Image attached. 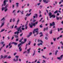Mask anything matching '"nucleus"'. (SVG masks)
<instances>
[{
  "label": "nucleus",
  "mask_w": 63,
  "mask_h": 63,
  "mask_svg": "<svg viewBox=\"0 0 63 63\" xmlns=\"http://www.w3.org/2000/svg\"><path fill=\"white\" fill-rule=\"evenodd\" d=\"M5 29H4L1 30V31L0 32H2L3 31H5Z\"/></svg>",
  "instance_id": "nucleus-20"
},
{
  "label": "nucleus",
  "mask_w": 63,
  "mask_h": 63,
  "mask_svg": "<svg viewBox=\"0 0 63 63\" xmlns=\"http://www.w3.org/2000/svg\"><path fill=\"white\" fill-rule=\"evenodd\" d=\"M21 26H20L19 27L17 28L16 29L17 31L15 32L14 34H17V35H18L19 33H22V30H21Z\"/></svg>",
  "instance_id": "nucleus-1"
},
{
  "label": "nucleus",
  "mask_w": 63,
  "mask_h": 63,
  "mask_svg": "<svg viewBox=\"0 0 63 63\" xmlns=\"http://www.w3.org/2000/svg\"><path fill=\"white\" fill-rule=\"evenodd\" d=\"M17 53H14V55H16V54Z\"/></svg>",
  "instance_id": "nucleus-63"
},
{
  "label": "nucleus",
  "mask_w": 63,
  "mask_h": 63,
  "mask_svg": "<svg viewBox=\"0 0 63 63\" xmlns=\"http://www.w3.org/2000/svg\"><path fill=\"white\" fill-rule=\"evenodd\" d=\"M4 56H3L2 55H1V57L0 58V59H2L3 58L4 59Z\"/></svg>",
  "instance_id": "nucleus-23"
},
{
  "label": "nucleus",
  "mask_w": 63,
  "mask_h": 63,
  "mask_svg": "<svg viewBox=\"0 0 63 63\" xmlns=\"http://www.w3.org/2000/svg\"><path fill=\"white\" fill-rule=\"evenodd\" d=\"M60 30H63V29L62 28H60L59 29Z\"/></svg>",
  "instance_id": "nucleus-43"
},
{
  "label": "nucleus",
  "mask_w": 63,
  "mask_h": 63,
  "mask_svg": "<svg viewBox=\"0 0 63 63\" xmlns=\"http://www.w3.org/2000/svg\"><path fill=\"white\" fill-rule=\"evenodd\" d=\"M58 49H60V47H58Z\"/></svg>",
  "instance_id": "nucleus-52"
},
{
  "label": "nucleus",
  "mask_w": 63,
  "mask_h": 63,
  "mask_svg": "<svg viewBox=\"0 0 63 63\" xmlns=\"http://www.w3.org/2000/svg\"><path fill=\"white\" fill-rule=\"evenodd\" d=\"M52 25H53V26H54V25H55V23L54 22H53L52 23Z\"/></svg>",
  "instance_id": "nucleus-24"
},
{
  "label": "nucleus",
  "mask_w": 63,
  "mask_h": 63,
  "mask_svg": "<svg viewBox=\"0 0 63 63\" xmlns=\"http://www.w3.org/2000/svg\"><path fill=\"white\" fill-rule=\"evenodd\" d=\"M22 41V40H19V42L20 43H21V42Z\"/></svg>",
  "instance_id": "nucleus-61"
},
{
  "label": "nucleus",
  "mask_w": 63,
  "mask_h": 63,
  "mask_svg": "<svg viewBox=\"0 0 63 63\" xmlns=\"http://www.w3.org/2000/svg\"><path fill=\"white\" fill-rule=\"evenodd\" d=\"M43 62L42 63H46V61H45V60H43Z\"/></svg>",
  "instance_id": "nucleus-37"
},
{
  "label": "nucleus",
  "mask_w": 63,
  "mask_h": 63,
  "mask_svg": "<svg viewBox=\"0 0 63 63\" xmlns=\"http://www.w3.org/2000/svg\"><path fill=\"white\" fill-rule=\"evenodd\" d=\"M26 52H27V51H25L23 53V54H24V53H26Z\"/></svg>",
  "instance_id": "nucleus-47"
},
{
  "label": "nucleus",
  "mask_w": 63,
  "mask_h": 63,
  "mask_svg": "<svg viewBox=\"0 0 63 63\" xmlns=\"http://www.w3.org/2000/svg\"><path fill=\"white\" fill-rule=\"evenodd\" d=\"M23 39H24V40H27V39H26V38H25L24 39V38L22 37V39H21V40H23Z\"/></svg>",
  "instance_id": "nucleus-33"
},
{
  "label": "nucleus",
  "mask_w": 63,
  "mask_h": 63,
  "mask_svg": "<svg viewBox=\"0 0 63 63\" xmlns=\"http://www.w3.org/2000/svg\"><path fill=\"white\" fill-rule=\"evenodd\" d=\"M19 19H18V20L17 21V22L16 23V25H17L18 24V23L19 22Z\"/></svg>",
  "instance_id": "nucleus-16"
},
{
  "label": "nucleus",
  "mask_w": 63,
  "mask_h": 63,
  "mask_svg": "<svg viewBox=\"0 0 63 63\" xmlns=\"http://www.w3.org/2000/svg\"><path fill=\"white\" fill-rule=\"evenodd\" d=\"M35 52H36V51H34L33 53V54L32 55V56H34V55H35Z\"/></svg>",
  "instance_id": "nucleus-28"
},
{
  "label": "nucleus",
  "mask_w": 63,
  "mask_h": 63,
  "mask_svg": "<svg viewBox=\"0 0 63 63\" xmlns=\"http://www.w3.org/2000/svg\"><path fill=\"white\" fill-rule=\"evenodd\" d=\"M8 2V0H5L3 1V5L4 6H5L6 5V2Z\"/></svg>",
  "instance_id": "nucleus-9"
},
{
  "label": "nucleus",
  "mask_w": 63,
  "mask_h": 63,
  "mask_svg": "<svg viewBox=\"0 0 63 63\" xmlns=\"http://www.w3.org/2000/svg\"><path fill=\"white\" fill-rule=\"evenodd\" d=\"M43 36V34H42L40 35V37H42Z\"/></svg>",
  "instance_id": "nucleus-60"
},
{
  "label": "nucleus",
  "mask_w": 63,
  "mask_h": 63,
  "mask_svg": "<svg viewBox=\"0 0 63 63\" xmlns=\"http://www.w3.org/2000/svg\"><path fill=\"white\" fill-rule=\"evenodd\" d=\"M7 56H8V55H5L4 56V58H3V59H5V58H6V57H7Z\"/></svg>",
  "instance_id": "nucleus-29"
},
{
  "label": "nucleus",
  "mask_w": 63,
  "mask_h": 63,
  "mask_svg": "<svg viewBox=\"0 0 63 63\" xmlns=\"http://www.w3.org/2000/svg\"><path fill=\"white\" fill-rule=\"evenodd\" d=\"M9 6V4H7L4 7H2V11H3L4 10V9H6L7 8V7Z\"/></svg>",
  "instance_id": "nucleus-6"
},
{
  "label": "nucleus",
  "mask_w": 63,
  "mask_h": 63,
  "mask_svg": "<svg viewBox=\"0 0 63 63\" xmlns=\"http://www.w3.org/2000/svg\"><path fill=\"white\" fill-rule=\"evenodd\" d=\"M52 17H53L54 18H55V16L54 15H52L50 17V18H51Z\"/></svg>",
  "instance_id": "nucleus-12"
},
{
  "label": "nucleus",
  "mask_w": 63,
  "mask_h": 63,
  "mask_svg": "<svg viewBox=\"0 0 63 63\" xmlns=\"http://www.w3.org/2000/svg\"><path fill=\"white\" fill-rule=\"evenodd\" d=\"M16 7H18L19 6V3H16Z\"/></svg>",
  "instance_id": "nucleus-15"
},
{
  "label": "nucleus",
  "mask_w": 63,
  "mask_h": 63,
  "mask_svg": "<svg viewBox=\"0 0 63 63\" xmlns=\"http://www.w3.org/2000/svg\"><path fill=\"white\" fill-rule=\"evenodd\" d=\"M15 57L17 58L16 60L15 59H14L13 60L15 61V62H16V61H17L18 60V58H18V57H19V56H15Z\"/></svg>",
  "instance_id": "nucleus-7"
},
{
  "label": "nucleus",
  "mask_w": 63,
  "mask_h": 63,
  "mask_svg": "<svg viewBox=\"0 0 63 63\" xmlns=\"http://www.w3.org/2000/svg\"><path fill=\"white\" fill-rule=\"evenodd\" d=\"M52 15V14L51 12H50L49 14V16H51L52 15Z\"/></svg>",
  "instance_id": "nucleus-35"
},
{
  "label": "nucleus",
  "mask_w": 63,
  "mask_h": 63,
  "mask_svg": "<svg viewBox=\"0 0 63 63\" xmlns=\"http://www.w3.org/2000/svg\"><path fill=\"white\" fill-rule=\"evenodd\" d=\"M2 47H1V48H0V51H1V50H2Z\"/></svg>",
  "instance_id": "nucleus-53"
},
{
  "label": "nucleus",
  "mask_w": 63,
  "mask_h": 63,
  "mask_svg": "<svg viewBox=\"0 0 63 63\" xmlns=\"http://www.w3.org/2000/svg\"><path fill=\"white\" fill-rule=\"evenodd\" d=\"M28 16V13H27V14L26 15V16Z\"/></svg>",
  "instance_id": "nucleus-55"
},
{
  "label": "nucleus",
  "mask_w": 63,
  "mask_h": 63,
  "mask_svg": "<svg viewBox=\"0 0 63 63\" xmlns=\"http://www.w3.org/2000/svg\"><path fill=\"white\" fill-rule=\"evenodd\" d=\"M13 22H15V19H13Z\"/></svg>",
  "instance_id": "nucleus-38"
},
{
  "label": "nucleus",
  "mask_w": 63,
  "mask_h": 63,
  "mask_svg": "<svg viewBox=\"0 0 63 63\" xmlns=\"http://www.w3.org/2000/svg\"><path fill=\"white\" fill-rule=\"evenodd\" d=\"M58 52V50H57L55 51V55H57V54Z\"/></svg>",
  "instance_id": "nucleus-19"
},
{
  "label": "nucleus",
  "mask_w": 63,
  "mask_h": 63,
  "mask_svg": "<svg viewBox=\"0 0 63 63\" xmlns=\"http://www.w3.org/2000/svg\"><path fill=\"white\" fill-rule=\"evenodd\" d=\"M56 19L57 20H59V17L57 16H56Z\"/></svg>",
  "instance_id": "nucleus-30"
},
{
  "label": "nucleus",
  "mask_w": 63,
  "mask_h": 63,
  "mask_svg": "<svg viewBox=\"0 0 63 63\" xmlns=\"http://www.w3.org/2000/svg\"><path fill=\"white\" fill-rule=\"evenodd\" d=\"M27 41V40H24V42H22L20 44H19L18 45V47H20V46H21L22 45H23V44H24L26 42V41Z\"/></svg>",
  "instance_id": "nucleus-3"
},
{
  "label": "nucleus",
  "mask_w": 63,
  "mask_h": 63,
  "mask_svg": "<svg viewBox=\"0 0 63 63\" xmlns=\"http://www.w3.org/2000/svg\"><path fill=\"white\" fill-rule=\"evenodd\" d=\"M43 2L44 3H46V4H47V3H48V2H50V0H43Z\"/></svg>",
  "instance_id": "nucleus-8"
},
{
  "label": "nucleus",
  "mask_w": 63,
  "mask_h": 63,
  "mask_svg": "<svg viewBox=\"0 0 63 63\" xmlns=\"http://www.w3.org/2000/svg\"><path fill=\"white\" fill-rule=\"evenodd\" d=\"M30 48L29 49L27 50V51H30Z\"/></svg>",
  "instance_id": "nucleus-41"
},
{
  "label": "nucleus",
  "mask_w": 63,
  "mask_h": 63,
  "mask_svg": "<svg viewBox=\"0 0 63 63\" xmlns=\"http://www.w3.org/2000/svg\"><path fill=\"white\" fill-rule=\"evenodd\" d=\"M30 36H31L30 35H28L27 36V38H29V37H30Z\"/></svg>",
  "instance_id": "nucleus-48"
},
{
  "label": "nucleus",
  "mask_w": 63,
  "mask_h": 63,
  "mask_svg": "<svg viewBox=\"0 0 63 63\" xmlns=\"http://www.w3.org/2000/svg\"><path fill=\"white\" fill-rule=\"evenodd\" d=\"M38 42H41L40 43H39L38 44V46H40V45H43V42L41 40H37Z\"/></svg>",
  "instance_id": "nucleus-5"
},
{
  "label": "nucleus",
  "mask_w": 63,
  "mask_h": 63,
  "mask_svg": "<svg viewBox=\"0 0 63 63\" xmlns=\"http://www.w3.org/2000/svg\"><path fill=\"white\" fill-rule=\"evenodd\" d=\"M9 47V46L7 45L6 47V48H8V47Z\"/></svg>",
  "instance_id": "nucleus-54"
},
{
  "label": "nucleus",
  "mask_w": 63,
  "mask_h": 63,
  "mask_svg": "<svg viewBox=\"0 0 63 63\" xmlns=\"http://www.w3.org/2000/svg\"><path fill=\"white\" fill-rule=\"evenodd\" d=\"M58 13V11L56 10L54 12V14H56V13Z\"/></svg>",
  "instance_id": "nucleus-27"
},
{
  "label": "nucleus",
  "mask_w": 63,
  "mask_h": 63,
  "mask_svg": "<svg viewBox=\"0 0 63 63\" xmlns=\"http://www.w3.org/2000/svg\"><path fill=\"white\" fill-rule=\"evenodd\" d=\"M4 9V11L5 12H7V11H8V8H7L5 9Z\"/></svg>",
  "instance_id": "nucleus-22"
},
{
  "label": "nucleus",
  "mask_w": 63,
  "mask_h": 63,
  "mask_svg": "<svg viewBox=\"0 0 63 63\" xmlns=\"http://www.w3.org/2000/svg\"><path fill=\"white\" fill-rule=\"evenodd\" d=\"M24 28H22V30H24Z\"/></svg>",
  "instance_id": "nucleus-64"
},
{
  "label": "nucleus",
  "mask_w": 63,
  "mask_h": 63,
  "mask_svg": "<svg viewBox=\"0 0 63 63\" xmlns=\"http://www.w3.org/2000/svg\"><path fill=\"white\" fill-rule=\"evenodd\" d=\"M27 28H28V26L26 27L25 29H27Z\"/></svg>",
  "instance_id": "nucleus-51"
},
{
  "label": "nucleus",
  "mask_w": 63,
  "mask_h": 63,
  "mask_svg": "<svg viewBox=\"0 0 63 63\" xmlns=\"http://www.w3.org/2000/svg\"><path fill=\"white\" fill-rule=\"evenodd\" d=\"M59 18L60 19H62V17H61V16H60L59 17Z\"/></svg>",
  "instance_id": "nucleus-57"
},
{
  "label": "nucleus",
  "mask_w": 63,
  "mask_h": 63,
  "mask_svg": "<svg viewBox=\"0 0 63 63\" xmlns=\"http://www.w3.org/2000/svg\"><path fill=\"white\" fill-rule=\"evenodd\" d=\"M46 30H48V27H47L46 29V28H44L43 30V31H45Z\"/></svg>",
  "instance_id": "nucleus-11"
},
{
  "label": "nucleus",
  "mask_w": 63,
  "mask_h": 63,
  "mask_svg": "<svg viewBox=\"0 0 63 63\" xmlns=\"http://www.w3.org/2000/svg\"><path fill=\"white\" fill-rule=\"evenodd\" d=\"M42 6H41V5L39 7V8H40V9H42Z\"/></svg>",
  "instance_id": "nucleus-44"
},
{
  "label": "nucleus",
  "mask_w": 63,
  "mask_h": 63,
  "mask_svg": "<svg viewBox=\"0 0 63 63\" xmlns=\"http://www.w3.org/2000/svg\"><path fill=\"white\" fill-rule=\"evenodd\" d=\"M5 20V17H3V18L1 20V21H2V20Z\"/></svg>",
  "instance_id": "nucleus-25"
},
{
  "label": "nucleus",
  "mask_w": 63,
  "mask_h": 63,
  "mask_svg": "<svg viewBox=\"0 0 63 63\" xmlns=\"http://www.w3.org/2000/svg\"><path fill=\"white\" fill-rule=\"evenodd\" d=\"M12 44H14L15 45H17V43H16V42H13Z\"/></svg>",
  "instance_id": "nucleus-14"
},
{
  "label": "nucleus",
  "mask_w": 63,
  "mask_h": 63,
  "mask_svg": "<svg viewBox=\"0 0 63 63\" xmlns=\"http://www.w3.org/2000/svg\"><path fill=\"white\" fill-rule=\"evenodd\" d=\"M32 34V32H31L29 33V35H30L31 36V35Z\"/></svg>",
  "instance_id": "nucleus-32"
},
{
  "label": "nucleus",
  "mask_w": 63,
  "mask_h": 63,
  "mask_svg": "<svg viewBox=\"0 0 63 63\" xmlns=\"http://www.w3.org/2000/svg\"><path fill=\"white\" fill-rule=\"evenodd\" d=\"M3 44H4V42H1L0 43V44H2V45H3Z\"/></svg>",
  "instance_id": "nucleus-49"
},
{
  "label": "nucleus",
  "mask_w": 63,
  "mask_h": 63,
  "mask_svg": "<svg viewBox=\"0 0 63 63\" xmlns=\"http://www.w3.org/2000/svg\"><path fill=\"white\" fill-rule=\"evenodd\" d=\"M34 16H35L36 18H37V17H38V14H34Z\"/></svg>",
  "instance_id": "nucleus-18"
},
{
  "label": "nucleus",
  "mask_w": 63,
  "mask_h": 63,
  "mask_svg": "<svg viewBox=\"0 0 63 63\" xmlns=\"http://www.w3.org/2000/svg\"><path fill=\"white\" fill-rule=\"evenodd\" d=\"M21 14H23V11H22V12H21Z\"/></svg>",
  "instance_id": "nucleus-62"
},
{
  "label": "nucleus",
  "mask_w": 63,
  "mask_h": 63,
  "mask_svg": "<svg viewBox=\"0 0 63 63\" xmlns=\"http://www.w3.org/2000/svg\"><path fill=\"white\" fill-rule=\"evenodd\" d=\"M38 22V21H37L35 23L37 25V24Z\"/></svg>",
  "instance_id": "nucleus-56"
},
{
  "label": "nucleus",
  "mask_w": 63,
  "mask_h": 63,
  "mask_svg": "<svg viewBox=\"0 0 63 63\" xmlns=\"http://www.w3.org/2000/svg\"><path fill=\"white\" fill-rule=\"evenodd\" d=\"M53 25L51 23H50V26H52Z\"/></svg>",
  "instance_id": "nucleus-36"
},
{
  "label": "nucleus",
  "mask_w": 63,
  "mask_h": 63,
  "mask_svg": "<svg viewBox=\"0 0 63 63\" xmlns=\"http://www.w3.org/2000/svg\"><path fill=\"white\" fill-rule=\"evenodd\" d=\"M62 36H63L62 35H60V38H62Z\"/></svg>",
  "instance_id": "nucleus-59"
},
{
  "label": "nucleus",
  "mask_w": 63,
  "mask_h": 63,
  "mask_svg": "<svg viewBox=\"0 0 63 63\" xmlns=\"http://www.w3.org/2000/svg\"><path fill=\"white\" fill-rule=\"evenodd\" d=\"M22 35H23V33H22L21 34H20V37H21V36H22Z\"/></svg>",
  "instance_id": "nucleus-45"
},
{
  "label": "nucleus",
  "mask_w": 63,
  "mask_h": 63,
  "mask_svg": "<svg viewBox=\"0 0 63 63\" xmlns=\"http://www.w3.org/2000/svg\"><path fill=\"white\" fill-rule=\"evenodd\" d=\"M38 29L36 28V29H34V31H33V34H34L35 33V32H37L36 35H37L38 34H39V33L38 32Z\"/></svg>",
  "instance_id": "nucleus-2"
},
{
  "label": "nucleus",
  "mask_w": 63,
  "mask_h": 63,
  "mask_svg": "<svg viewBox=\"0 0 63 63\" xmlns=\"http://www.w3.org/2000/svg\"><path fill=\"white\" fill-rule=\"evenodd\" d=\"M18 47H19V51H22V48H21V47L20 46Z\"/></svg>",
  "instance_id": "nucleus-13"
},
{
  "label": "nucleus",
  "mask_w": 63,
  "mask_h": 63,
  "mask_svg": "<svg viewBox=\"0 0 63 63\" xmlns=\"http://www.w3.org/2000/svg\"><path fill=\"white\" fill-rule=\"evenodd\" d=\"M40 28H42V27H43V26L41 25H40Z\"/></svg>",
  "instance_id": "nucleus-58"
},
{
  "label": "nucleus",
  "mask_w": 63,
  "mask_h": 63,
  "mask_svg": "<svg viewBox=\"0 0 63 63\" xmlns=\"http://www.w3.org/2000/svg\"><path fill=\"white\" fill-rule=\"evenodd\" d=\"M32 14V13H30V14H28V16H29L30 15H31V14Z\"/></svg>",
  "instance_id": "nucleus-50"
},
{
  "label": "nucleus",
  "mask_w": 63,
  "mask_h": 63,
  "mask_svg": "<svg viewBox=\"0 0 63 63\" xmlns=\"http://www.w3.org/2000/svg\"><path fill=\"white\" fill-rule=\"evenodd\" d=\"M15 8V6H14V5L13 4L12 5V8L14 9Z\"/></svg>",
  "instance_id": "nucleus-42"
},
{
  "label": "nucleus",
  "mask_w": 63,
  "mask_h": 63,
  "mask_svg": "<svg viewBox=\"0 0 63 63\" xmlns=\"http://www.w3.org/2000/svg\"><path fill=\"white\" fill-rule=\"evenodd\" d=\"M31 41H29V43H28V44L29 45H30V44H31Z\"/></svg>",
  "instance_id": "nucleus-31"
},
{
  "label": "nucleus",
  "mask_w": 63,
  "mask_h": 63,
  "mask_svg": "<svg viewBox=\"0 0 63 63\" xmlns=\"http://www.w3.org/2000/svg\"><path fill=\"white\" fill-rule=\"evenodd\" d=\"M4 25V23H2L1 24V26L0 27H2L3 25Z\"/></svg>",
  "instance_id": "nucleus-26"
},
{
  "label": "nucleus",
  "mask_w": 63,
  "mask_h": 63,
  "mask_svg": "<svg viewBox=\"0 0 63 63\" xmlns=\"http://www.w3.org/2000/svg\"><path fill=\"white\" fill-rule=\"evenodd\" d=\"M8 59H10V58H11V57L10 56H9L8 57Z\"/></svg>",
  "instance_id": "nucleus-34"
},
{
  "label": "nucleus",
  "mask_w": 63,
  "mask_h": 63,
  "mask_svg": "<svg viewBox=\"0 0 63 63\" xmlns=\"http://www.w3.org/2000/svg\"><path fill=\"white\" fill-rule=\"evenodd\" d=\"M43 19V17H42V18L40 20H39V21H42V19Z\"/></svg>",
  "instance_id": "nucleus-39"
},
{
  "label": "nucleus",
  "mask_w": 63,
  "mask_h": 63,
  "mask_svg": "<svg viewBox=\"0 0 63 63\" xmlns=\"http://www.w3.org/2000/svg\"><path fill=\"white\" fill-rule=\"evenodd\" d=\"M63 55H61V57H57V59H59V60H61L62 59V57H63Z\"/></svg>",
  "instance_id": "nucleus-10"
},
{
  "label": "nucleus",
  "mask_w": 63,
  "mask_h": 63,
  "mask_svg": "<svg viewBox=\"0 0 63 63\" xmlns=\"http://www.w3.org/2000/svg\"><path fill=\"white\" fill-rule=\"evenodd\" d=\"M49 33L50 34H52V30H51L49 32Z\"/></svg>",
  "instance_id": "nucleus-17"
},
{
  "label": "nucleus",
  "mask_w": 63,
  "mask_h": 63,
  "mask_svg": "<svg viewBox=\"0 0 63 63\" xmlns=\"http://www.w3.org/2000/svg\"><path fill=\"white\" fill-rule=\"evenodd\" d=\"M35 25H36V24L35 23L33 24L32 23H29V26L30 28H33V26H35Z\"/></svg>",
  "instance_id": "nucleus-4"
},
{
  "label": "nucleus",
  "mask_w": 63,
  "mask_h": 63,
  "mask_svg": "<svg viewBox=\"0 0 63 63\" xmlns=\"http://www.w3.org/2000/svg\"><path fill=\"white\" fill-rule=\"evenodd\" d=\"M45 39H46V40H48V38L47 37H45Z\"/></svg>",
  "instance_id": "nucleus-40"
},
{
  "label": "nucleus",
  "mask_w": 63,
  "mask_h": 63,
  "mask_svg": "<svg viewBox=\"0 0 63 63\" xmlns=\"http://www.w3.org/2000/svg\"><path fill=\"white\" fill-rule=\"evenodd\" d=\"M12 19L11 18L10 19V22H12Z\"/></svg>",
  "instance_id": "nucleus-46"
},
{
  "label": "nucleus",
  "mask_w": 63,
  "mask_h": 63,
  "mask_svg": "<svg viewBox=\"0 0 63 63\" xmlns=\"http://www.w3.org/2000/svg\"><path fill=\"white\" fill-rule=\"evenodd\" d=\"M14 36L15 37V38H18V36H17L16 35H14Z\"/></svg>",
  "instance_id": "nucleus-21"
}]
</instances>
